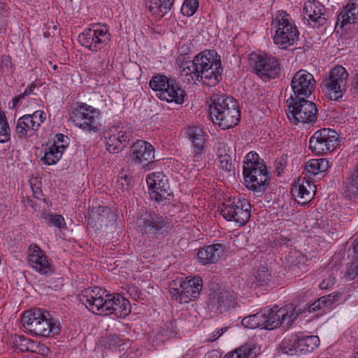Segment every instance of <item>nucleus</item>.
I'll use <instances>...</instances> for the list:
<instances>
[{
	"mask_svg": "<svg viewBox=\"0 0 358 358\" xmlns=\"http://www.w3.org/2000/svg\"><path fill=\"white\" fill-rule=\"evenodd\" d=\"M79 300L90 311L99 315H114L123 318L131 313L129 300L118 294H112L99 287L85 289Z\"/></svg>",
	"mask_w": 358,
	"mask_h": 358,
	"instance_id": "nucleus-1",
	"label": "nucleus"
},
{
	"mask_svg": "<svg viewBox=\"0 0 358 358\" xmlns=\"http://www.w3.org/2000/svg\"><path fill=\"white\" fill-rule=\"evenodd\" d=\"M181 71L189 75L194 82L208 86H215L222 80L223 71L220 56L215 50H204L193 60L185 62L180 67Z\"/></svg>",
	"mask_w": 358,
	"mask_h": 358,
	"instance_id": "nucleus-2",
	"label": "nucleus"
},
{
	"mask_svg": "<svg viewBox=\"0 0 358 358\" xmlns=\"http://www.w3.org/2000/svg\"><path fill=\"white\" fill-rule=\"evenodd\" d=\"M208 114L213 122L222 129L234 127L241 119V111L237 101L224 94L215 93L210 96Z\"/></svg>",
	"mask_w": 358,
	"mask_h": 358,
	"instance_id": "nucleus-3",
	"label": "nucleus"
},
{
	"mask_svg": "<svg viewBox=\"0 0 358 358\" xmlns=\"http://www.w3.org/2000/svg\"><path fill=\"white\" fill-rule=\"evenodd\" d=\"M23 327L29 333L41 336H50L60 331V323L51 314L42 308L25 311L22 316Z\"/></svg>",
	"mask_w": 358,
	"mask_h": 358,
	"instance_id": "nucleus-4",
	"label": "nucleus"
},
{
	"mask_svg": "<svg viewBox=\"0 0 358 358\" xmlns=\"http://www.w3.org/2000/svg\"><path fill=\"white\" fill-rule=\"evenodd\" d=\"M151 89L161 100L177 104L184 103L186 92L176 78L164 75L156 74L149 83Z\"/></svg>",
	"mask_w": 358,
	"mask_h": 358,
	"instance_id": "nucleus-5",
	"label": "nucleus"
},
{
	"mask_svg": "<svg viewBox=\"0 0 358 358\" xmlns=\"http://www.w3.org/2000/svg\"><path fill=\"white\" fill-rule=\"evenodd\" d=\"M167 216L155 212H147L141 215L136 220L137 231L149 239H160L171 229Z\"/></svg>",
	"mask_w": 358,
	"mask_h": 358,
	"instance_id": "nucleus-6",
	"label": "nucleus"
},
{
	"mask_svg": "<svg viewBox=\"0 0 358 358\" xmlns=\"http://www.w3.org/2000/svg\"><path fill=\"white\" fill-rule=\"evenodd\" d=\"M271 26L275 29L273 42L280 48L286 49L293 45L299 38V32L294 20L283 10L275 15Z\"/></svg>",
	"mask_w": 358,
	"mask_h": 358,
	"instance_id": "nucleus-7",
	"label": "nucleus"
},
{
	"mask_svg": "<svg viewBox=\"0 0 358 358\" xmlns=\"http://www.w3.org/2000/svg\"><path fill=\"white\" fill-rule=\"evenodd\" d=\"M203 288V280L199 276L187 278L185 280L178 279L173 281L169 287L173 300L180 303H187L199 298Z\"/></svg>",
	"mask_w": 358,
	"mask_h": 358,
	"instance_id": "nucleus-8",
	"label": "nucleus"
},
{
	"mask_svg": "<svg viewBox=\"0 0 358 358\" xmlns=\"http://www.w3.org/2000/svg\"><path fill=\"white\" fill-rule=\"evenodd\" d=\"M289 108V119L295 124L297 123L313 124L317 119V108L313 102L307 98L293 99L290 96L287 100Z\"/></svg>",
	"mask_w": 358,
	"mask_h": 358,
	"instance_id": "nucleus-9",
	"label": "nucleus"
},
{
	"mask_svg": "<svg viewBox=\"0 0 358 358\" xmlns=\"http://www.w3.org/2000/svg\"><path fill=\"white\" fill-rule=\"evenodd\" d=\"M152 199L160 205H167L173 201L174 194L169 179L162 172L152 173L146 177Z\"/></svg>",
	"mask_w": 358,
	"mask_h": 358,
	"instance_id": "nucleus-10",
	"label": "nucleus"
},
{
	"mask_svg": "<svg viewBox=\"0 0 358 358\" xmlns=\"http://www.w3.org/2000/svg\"><path fill=\"white\" fill-rule=\"evenodd\" d=\"M349 74L343 66L337 65L331 69L328 76L321 83L322 91L328 94L331 99L337 100L343 97L347 90V80Z\"/></svg>",
	"mask_w": 358,
	"mask_h": 358,
	"instance_id": "nucleus-11",
	"label": "nucleus"
},
{
	"mask_svg": "<svg viewBox=\"0 0 358 358\" xmlns=\"http://www.w3.org/2000/svg\"><path fill=\"white\" fill-rule=\"evenodd\" d=\"M218 210L227 221L238 226L245 225L251 217V205L245 199H238L237 201H227L222 203Z\"/></svg>",
	"mask_w": 358,
	"mask_h": 358,
	"instance_id": "nucleus-12",
	"label": "nucleus"
},
{
	"mask_svg": "<svg viewBox=\"0 0 358 358\" xmlns=\"http://www.w3.org/2000/svg\"><path fill=\"white\" fill-rule=\"evenodd\" d=\"M340 141L338 132L330 128L316 131L309 139V149L317 155L327 154L336 149Z\"/></svg>",
	"mask_w": 358,
	"mask_h": 358,
	"instance_id": "nucleus-13",
	"label": "nucleus"
},
{
	"mask_svg": "<svg viewBox=\"0 0 358 358\" xmlns=\"http://www.w3.org/2000/svg\"><path fill=\"white\" fill-rule=\"evenodd\" d=\"M100 115L99 109L81 103L73 111V122L76 127L85 131L97 132L101 127Z\"/></svg>",
	"mask_w": 358,
	"mask_h": 358,
	"instance_id": "nucleus-14",
	"label": "nucleus"
},
{
	"mask_svg": "<svg viewBox=\"0 0 358 358\" xmlns=\"http://www.w3.org/2000/svg\"><path fill=\"white\" fill-rule=\"evenodd\" d=\"M244 180L247 187L257 196H262L268 186V173L265 164L250 166L243 169Z\"/></svg>",
	"mask_w": 358,
	"mask_h": 358,
	"instance_id": "nucleus-15",
	"label": "nucleus"
},
{
	"mask_svg": "<svg viewBox=\"0 0 358 358\" xmlns=\"http://www.w3.org/2000/svg\"><path fill=\"white\" fill-rule=\"evenodd\" d=\"M250 66L260 78H275L280 73L278 59L269 55L252 53L249 57Z\"/></svg>",
	"mask_w": 358,
	"mask_h": 358,
	"instance_id": "nucleus-16",
	"label": "nucleus"
},
{
	"mask_svg": "<svg viewBox=\"0 0 358 358\" xmlns=\"http://www.w3.org/2000/svg\"><path fill=\"white\" fill-rule=\"evenodd\" d=\"M78 39L82 46L97 52L110 41V34L106 26L100 28L94 25L92 28L85 29Z\"/></svg>",
	"mask_w": 358,
	"mask_h": 358,
	"instance_id": "nucleus-17",
	"label": "nucleus"
},
{
	"mask_svg": "<svg viewBox=\"0 0 358 358\" xmlns=\"http://www.w3.org/2000/svg\"><path fill=\"white\" fill-rule=\"evenodd\" d=\"M266 329L271 330L280 326L289 327L296 319L298 313L292 306L279 308L275 306L271 309L266 310Z\"/></svg>",
	"mask_w": 358,
	"mask_h": 358,
	"instance_id": "nucleus-18",
	"label": "nucleus"
},
{
	"mask_svg": "<svg viewBox=\"0 0 358 358\" xmlns=\"http://www.w3.org/2000/svg\"><path fill=\"white\" fill-rule=\"evenodd\" d=\"M129 159L134 165L149 169L155 162V148L144 140H137L130 147Z\"/></svg>",
	"mask_w": 358,
	"mask_h": 358,
	"instance_id": "nucleus-19",
	"label": "nucleus"
},
{
	"mask_svg": "<svg viewBox=\"0 0 358 358\" xmlns=\"http://www.w3.org/2000/svg\"><path fill=\"white\" fill-rule=\"evenodd\" d=\"M45 119V113L43 110H36L32 114L24 115L17 121L15 132L21 138L31 137L36 134Z\"/></svg>",
	"mask_w": 358,
	"mask_h": 358,
	"instance_id": "nucleus-20",
	"label": "nucleus"
},
{
	"mask_svg": "<svg viewBox=\"0 0 358 358\" xmlns=\"http://www.w3.org/2000/svg\"><path fill=\"white\" fill-rule=\"evenodd\" d=\"M316 81L313 74L306 70L300 69L293 76L291 87L293 99L308 98L315 88Z\"/></svg>",
	"mask_w": 358,
	"mask_h": 358,
	"instance_id": "nucleus-21",
	"label": "nucleus"
},
{
	"mask_svg": "<svg viewBox=\"0 0 358 358\" xmlns=\"http://www.w3.org/2000/svg\"><path fill=\"white\" fill-rule=\"evenodd\" d=\"M28 262L30 266L38 273L44 275H51L55 271L44 252L36 244L29 245Z\"/></svg>",
	"mask_w": 358,
	"mask_h": 358,
	"instance_id": "nucleus-22",
	"label": "nucleus"
},
{
	"mask_svg": "<svg viewBox=\"0 0 358 358\" xmlns=\"http://www.w3.org/2000/svg\"><path fill=\"white\" fill-rule=\"evenodd\" d=\"M325 8L318 1H308L303 8V18L313 27H319L326 22Z\"/></svg>",
	"mask_w": 358,
	"mask_h": 358,
	"instance_id": "nucleus-23",
	"label": "nucleus"
},
{
	"mask_svg": "<svg viewBox=\"0 0 358 358\" xmlns=\"http://www.w3.org/2000/svg\"><path fill=\"white\" fill-rule=\"evenodd\" d=\"M185 132L191 142L194 160L199 162L202 159L204 154L206 140L203 130L199 127L192 126L188 127Z\"/></svg>",
	"mask_w": 358,
	"mask_h": 358,
	"instance_id": "nucleus-24",
	"label": "nucleus"
},
{
	"mask_svg": "<svg viewBox=\"0 0 358 358\" xmlns=\"http://www.w3.org/2000/svg\"><path fill=\"white\" fill-rule=\"evenodd\" d=\"M235 299V294L231 290L216 292L210 298L212 308L217 313H224L234 306Z\"/></svg>",
	"mask_w": 358,
	"mask_h": 358,
	"instance_id": "nucleus-25",
	"label": "nucleus"
},
{
	"mask_svg": "<svg viewBox=\"0 0 358 358\" xmlns=\"http://www.w3.org/2000/svg\"><path fill=\"white\" fill-rule=\"evenodd\" d=\"M10 343L14 349L20 352L43 353L45 350L44 345L22 335H12L10 338Z\"/></svg>",
	"mask_w": 358,
	"mask_h": 358,
	"instance_id": "nucleus-26",
	"label": "nucleus"
},
{
	"mask_svg": "<svg viewBox=\"0 0 358 358\" xmlns=\"http://www.w3.org/2000/svg\"><path fill=\"white\" fill-rule=\"evenodd\" d=\"M224 246L215 243L201 248L197 253L198 262L203 264H214L223 255Z\"/></svg>",
	"mask_w": 358,
	"mask_h": 358,
	"instance_id": "nucleus-27",
	"label": "nucleus"
},
{
	"mask_svg": "<svg viewBox=\"0 0 358 358\" xmlns=\"http://www.w3.org/2000/svg\"><path fill=\"white\" fill-rule=\"evenodd\" d=\"M358 22V0H351L338 15L336 26L341 28L348 24Z\"/></svg>",
	"mask_w": 358,
	"mask_h": 358,
	"instance_id": "nucleus-28",
	"label": "nucleus"
},
{
	"mask_svg": "<svg viewBox=\"0 0 358 358\" xmlns=\"http://www.w3.org/2000/svg\"><path fill=\"white\" fill-rule=\"evenodd\" d=\"M173 0H145L146 8L152 15L162 17L172 8Z\"/></svg>",
	"mask_w": 358,
	"mask_h": 358,
	"instance_id": "nucleus-29",
	"label": "nucleus"
},
{
	"mask_svg": "<svg viewBox=\"0 0 358 358\" xmlns=\"http://www.w3.org/2000/svg\"><path fill=\"white\" fill-rule=\"evenodd\" d=\"M338 298V295L334 293L322 296L309 306L308 311L313 313L321 310L323 313H326L333 308L334 304Z\"/></svg>",
	"mask_w": 358,
	"mask_h": 358,
	"instance_id": "nucleus-30",
	"label": "nucleus"
},
{
	"mask_svg": "<svg viewBox=\"0 0 358 358\" xmlns=\"http://www.w3.org/2000/svg\"><path fill=\"white\" fill-rule=\"evenodd\" d=\"M329 167V162L325 158L310 159L306 165L308 177H315L317 175L323 174Z\"/></svg>",
	"mask_w": 358,
	"mask_h": 358,
	"instance_id": "nucleus-31",
	"label": "nucleus"
},
{
	"mask_svg": "<svg viewBox=\"0 0 358 358\" xmlns=\"http://www.w3.org/2000/svg\"><path fill=\"white\" fill-rule=\"evenodd\" d=\"M226 144L224 143H219L217 148V156L219 159L220 168L227 173L234 172V166L231 157L226 152Z\"/></svg>",
	"mask_w": 358,
	"mask_h": 358,
	"instance_id": "nucleus-32",
	"label": "nucleus"
},
{
	"mask_svg": "<svg viewBox=\"0 0 358 358\" xmlns=\"http://www.w3.org/2000/svg\"><path fill=\"white\" fill-rule=\"evenodd\" d=\"M298 348L301 353L312 352L319 345L320 339L317 336L298 335Z\"/></svg>",
	"mask_w": 358,
	"mask_h": 358,
	"instance_id": "nucleus-33",
	"label": "nucleus"
},
{
	"mask_svg": "<svg viewBox=\"0 0 358 358\" xmlns=\"http://www.w3.org/2000/svg\"><path fill=\"white\" fill-rule=\"evenodd\" d=\"M343 194L349 199L358 196V162L348 180Z\"/></svg>",
	"mask_w": 358,
	"mask_h": 358,
	"instance_id": "nucleus-34",
	"label": "nucleus"
},
{
	"mask_svg": "<svg viewBox=\"0 0 358 358\" xmlns=\"http://www.w3.org/2000/svg\"><path fill=\"white\" fill-rule=\"evenodd\" d=\"M298 335L292 334L285 338L280 343V349L283 354L287 355H296L299 352L298 348Z\"/></svg>",
	"mask_w": 358,
	"mask_h": 358,
	"instance_id": "nucleus-35",
	"label": "nucleus"
},
{
	"mask_svg": "<svg viewBox=\"0 0 358 358\" xmlns=\"http://www.w3.org/2000/svg\"><path fill=\"white\" fill-rule=\"evenodd\" d=\"M63 155L62 150H58L53 145L45 148V154L42 160L44 164L47 165L55 164L61 158Z\"/></svg>",
	"mask_w": 358,
	"mask_h": 358,
	"instance_id": "nucleus-36",
	"label": "nucleus"
},
{
	"mask_svg": "<svg viewBox=\"0 0 358 358\" xmlns=\"http://www.w3.org/2000/svg\"><path fill=\"white\" fill-rule=\"evenodd\" d=\"M308 187L310 189V182L303 180L301 184L296 185L292 190L297 193L296 196L300 199L299 202L306 203L312 199L311 192Z\"/></svg>",
	"mask_w": 358,
	"mask_h": 358,
	"instance_id": "nucleus-37",
	"label": "nucleus"
},
{
	"mask_svg": "<svg viewBox=\"0 0 358 358\" xmlns=\"http://www.w3.org/2000/svg\"><path fill=\"white\" fill-rule=\"evenodd\" d=\"M254 276L256 280V284L259 286L268 285L272 279L271 271L264 266H260L257 269H256Z\"/></svg>",
	"mask_w": 358,
	"mask_h": 358,
	"instance_id": "nucleus-38",
	"label": "nucleus"
},
{
	"mask_svg": "<svg viewBox=\"0 0 358 358\" xmlns=\"http://www.w3.org/2000/svg\"><path fill=\"white\" fill-rule=\"evenodd\" d=\"M41 217L49 227H56L61 229L66 224L64 219L61 215L43 213Z\"/></svg>",
	"mask_w": 358,
	"mask_h": 358,
	"instance_id": "nucleus-39",
	"label": "nucleus"
},
{
	"mask_svg": "<svg viewBox=\"0 0 358 358\" xmlns=\"http://www.w3.org/2000/svg\"><path fill=\"white\" fill-rule=\"evenodd\" d=\"M10 138V129L4 113L0 109V143H6Z\"/></svg>",
	"mask_w": 358,
	"mask_h": 358,
	"instance_id": "nucleus-40",
	"label": "nucleus"
},
{
	"mask_svg": "<svg viewBox=\"0 0 358 358\" xmlns=\"http://www.w3.org/2000/svg\"><path fill=\"white\" fill-rule=\"evenodd\" d=\"M116 136H109L106 141V148L108 152L112 154L120 152L124 148H122V143L117 141Z\"/></svg>",
	"mask_w": 358,
	"mask_h": 358,
	"instance_id": "nucleus-41",
	"label": "nucleus"
},
{
	"mask_svg": "<svg viewBox=\"0 0 358 358\" xmlns=\"http://www.w3.org/2000/svg\"><path fill=\"white\" fill-rule=\"evenodd\" d=\"M116 137L118 139L117 141L122 143V148H126L133 138L132 131L129 128L122 127L118 131Z\"/></svg>",
	"mask_w": 358,
	"mask_h": 358,
	"instance_id": "nucleus-42",
	"label": "nucleus"
},
{
	"mask_svg": "<svg viewBox=\"0 0 358 358\" xmlns=\"http://www.w3.org/2000/svg\"><path fill=\"white\" fill-rule=\"evenodd\" d=\"M199 3L197 0H185L181 7L184 15L192 16L197 10Z\"/></svg>",
	"mask_w": 358,
	"mask_h": 358,
	"instance_id": "nucleus-43",
	"label": "nucleus"
},
{
	"mask_svg": "<svg viewBox=\"0 0 358 358\" xmlns=\"http://www.w3.org/2000/svg\"><path fill=\"white\" fill-rule=\"evenodd\" d=\"M118 189H120L123 195L129 192L132 187V177L129 175L120 176L117 180Z\"/></svg>",
	"mask_w": 358,
	"mask_h": 358,
	"instance_id": "nucleus-44",
	"label": "nucleus"
},
{
	"mask_svg": "<svg viewBox=\"0 0 358 358\" xmlns=\"http://www.w3.org/2000/svg\"><path fill=\"white\" fill-rule=\"evenodd\" d=\"M69 141L70 139L67 136L62 134H57L55 136L53 143L52 145L55 146V148H57L58 150H62V152H64L69 146Z\"/></svg>",
	"mask_w": 358,
	"mask_h": 358,
	"instance_id": "nucleus-45",
	"label": "nucleus"
},
{
	"mask_svg": "<svg viewBox=\"0 0 358 358\" xmlns=\"http://www.w3.org/2000/svg\"><path fill=\"white\" fill-rule=\"evenodd\" d=\"M256 164H264V161L262 159L261 161L259 160V157L257 153L250 152L247 154L243 162V169L248 168V166L249 167H250V166H255Z\"/></svg>",
	"mask_w": 358,
	"mask_h": 358,
	"instance_id": "nucleus-46",
	"label": "nucleus"
},
{
	"mask_svg": "<svg viewBox=\"0 0 358 358\" xmlns=\"http://www.w3.org/2000/svg\"><path fill=\"white\" fill-rule=\"evenodd\" d=\"M124 345V341L117 335H109L107 338L106 345L111 350H117Z\"/></svg>",
	"mask_w": 358,
	"mask_h": 358,
	"instance_id": "nucleus-47",
	"label": "nucleus"
},
{
	"mask_svg": "<svg viewBox=\"0 0 358 358\" xmlns=\"http://www.w3.org/2000/svg\"><path fill=\"white\" fill-rule=\"evenodd\" d=\"M257 317L256 314L251 315L248 317H245L242 321V325L248 329H256L258 328V324L257 323Z\"/></svg>",
	"mask_w": 358,
	"mask_h": 358,
	"instance_id": "nucleus-48",
	"label": "nucleus"
},
{
	"mask_svg": "<svg viewBox=\"0 0 358 358\" xmlns=\"http://www.w3.org/2000/svg\"><path fill=\"white\" fill-rule=\"evenodd\" d=\"M358 276V259L352 262L349 267L346 273V277L349 280H352Z\"/></svg>",
	"mask_w": 358,
	"mask_h": 358,
	"instance_id": "nucleus-49",
	"label": "nucleus"
},
{
	"mask_svg": "<svg viewBox=\"0 0 358 358\" xmlns=\"http://www.w3.org/2000/svg\"><path fill=\"white\" fill-rule=\"evenodd\" d=\"M5 69L10 73L13 71L11 58L7 55L2 56L1 60L0 70H2V73L4 71Z\"/></svg>",
	"mask_w": 358,
	"mask_h": 358,
	"instance_id": "nucleus-50",
	"label": "nucleus"
},
{
	"mask_svg": "<svg viewBox=\"0 0 358 358\" xmlns=\"http://www.w3.org/2000/svg\"><path fill=\"white\" fill-rule=\"evenodd\" d=\"M236 351L237 352V358H248L252 352V349L248 346H241L236 349Z\"/></svg>",
	"mask_w": 358,
	"mask_h": 358,
	"instance_id": "nucleus-51",
	"label": "nucleus"
},
{
	"mask_svg": "<svg viewBox=\"0 0 358 358\" xmlns=\"http://www.w3.org/2000/svg\"><path fill=\"white\" fill-rule=\"evenodd\" d=\"M257 317V323L258 324V328L266 329V310L262 313H256Z\"/></svg>",
	"mask_w": 358,
	"mask_h": 358,
	"instance_id": "nucleus-52",
	"label": "nucleus"
},
{
	"mask_svg": "<svg viewBox=\"0 0 358 358\" xmlns=\"http://www.w3.org/2000/svg\"><path fill=\"white\" fill-rule=\"evenodd\" d=\"M336 283V278L330 276L326 279H324L319 285L321 289H327L330 288Z\"/></svg>",
	"mask_w": 358,
	"mask_h": 358,
	"instance_id": "nucleus-53",
	"label": "nucleus"
},
{
	"mask_svg": "<svg viewBox=\"0 0 358 358\" xmlns=\"http://www.w3.org/2000/svg\"><path fill=\"white\" fill-rule=\"evenodd\" d=\"M285 165L286 162L282 157L275 162V169L278 172V176L280 175V170L282 171L285 167Z\"/></svg>",
	"mask_w": 358,
	"mask_h": 358,
	"instance_id": "nucleus-54",
	"label": "nucleus"
},
{
	"mask_svg": "<svg viewBox=\"0 0 358 358\" xmlns=\"http://www.w3.org/2000/svg\"><path fill=\"white\" fill-rule=\"evenodd\" d=\"M352 90L355 94L358 95V73H356L353 78Z\"/></svg>",
	"mask_w": 358,
	"mask_h": 358,
	"instance_id": "nucleus-55",
	"label": "nucleus"
},
{
	"mask_svg": "<svg viewBox=\"0 0 358 358\" xmlns=\"http://www.w3.org/2000/svg\"><path fill=\"white\" fill-rule=\"evenodd\" d=\"M7 23L6 20L0 17V35L4 34L6 31Z\"/></svg>",
	"mask_w": 358,
	"mask_h": 358,
	"instance_id": "nucleus-56",
	"label": "nucleus"
},
{
	"mask_svg": "<svg viewBox=\"0 0 358 358\" xmlns=\"http://www.w3.org/2000/svg\"><path fill=\"white\" fill-rule=\"evenodd\" d=\"M35 87H36V85L34 84V83L31 84L29 87H27L24 90V94H27V95H29V94H32L34 90L35 89Z\"/></svg>",
	"mask_w": 358,
	"mask_h": 358,
	"instance_id": "nucleus-57",
	"label": "nucleus"
},
{
	"mask_svg": "<svg viewBox=\"0 0 358 358\" xmlns=\"http://www.w3.org/2000/svg\"><path fill=\"white\" fill-rule=\"evenodd\" d=\"M222 333H223V331H222L220 333L219 330L214 331L213 333V339H212V341L217 339L222 334Z\"/></svg>",
	"mask_w": 358,
	"mask_h": 358,
	"instance_id": "nucleus-58",
	"label": "nucleus"
},
{
	"mask_svg": "<svg viewBox=\"0 0 358 358\" xmlns=\"http://www.w3.org/2000/svg\"><path fill=\"white\" fill-rule=\"evenodd\" d=\"M13 106L15 107L17 106V104L18 103H20L21 101L20 99H17V96H15L13 99Z\"/></svg>",
	"mask_w": 358,
	"mask_h": 358,
	"instance_id": "nucleus-59",
	"label": "nucleus"
},
{
	"mask_svg": "<svg viewBox=\"0 0 358 358\" xmlns=\"http://www.w3.org/2000/svg\"><path fill=\"white\" fill-rule=\"evenodd\" d=\"M27 95V94H24V92L23 93H21L20 94L17 96V99H20V101H22V99H24Z\"/></svg>",
	"mask_w": 358,
	"mask_h": 358,
	"instance_id": "nucleus-60",
	"label": "nucleus"
},
{
	"mask_svg": "<svg viewBox=\"0 0 358 358\" xmlns=\"http://www.w3.org/2000/svg\"><path fill=\"white\" fill-rule=\"evenodd\" d=\"M353 249L355 252L358 254V241L353 245Z\"/></svg>",
	"mask_w": 358,
	"mask_h": 358,
	"instance_id": "nucleus-61",
	"label": "nucleus"
},
{
	"mask_svg": "<svg viewBox=\"0 0 358 358\" xmlns=\"http://www.w3.org/2000/svg\"><path fill=\"white\" fill-rule=\"evenodd\" d=\"M352 358H358V350L355 352Z\"/></svg>",
	"mask_w": 358,
	"mask_h": 358,
	"instance_id": "nucleus-62",
	"label": "nucleus"
},
{
	"mask_svg": "<svg viewBox=\"0 0 358 358\" xmlns=\"http://www.w3.org/2000/svg\"><path fill=\"white\" fill-rule=\"evenodd\" d=\"M105 65H104V61L101 62V67H103Z\"/></svg>",
	"mask_w": 358,
	"mask_h": 358,
	"instance_id": "nucleus-63",
	"label": "nucleus"
},
{
	"mask_svg": "<svg viewBox=\"0 0 358 358\" xmlns=\"http://www.w3.org/2000/svg\"><path fill=\"white\" fill-rule=\"evenodd\" d=\"M180 60V57H178V59L177 61L179 62Z\"/></svg>",
	"mask_w": 358,
	"mask_h": 358,
	"instance_id": "nucleus-64",
	"label": "nucleus"
}]
</instances>
